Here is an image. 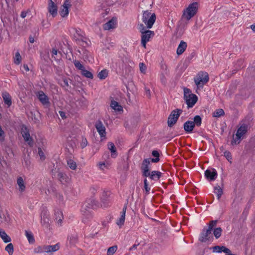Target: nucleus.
I'll list each match as a JSON object with an SVG mask.
<instances>
[{"instance_id":"4","label":"nucleus","mask_w":255,"mask_h":255,"mask_svg":"<svg viewBox=\"0 0 255 255\" xmlns=\"http://www.w3.org/2000/svg\"><path fill=\"white\" fill-rule=\"evenodd\" d=\"M208 74L206 72H200L194 78V81L197 89H202L204 86L209 81Z\"/></svg>"},{"instance_id":"24","label":"nucleus","mask_w":255,"mask_h":255,"mask_svg":"<svg viewBox=\"0 0 255 255\" xmlns=\"http://www.w3.org/2000/svg\"><path fill=\"white\" fill-rule=\"evenodd\" d=\"M187 44L184 41H181L179 43L176 51L177 55H179L182 54L186 49Z\"/></svg>"},{"instance_id":"11","label":"nucleus","mask_w":255,"mask_h":255,"mask_svg":"<svg viewBox=\"0 0 255 255\" xmlns=\"http://www.w3.org/2000/svg\"><path fill=\"white\" fill-rule=\"evenodd\" d=\"M151 162L150 158H147L145 159L142 163L141 169L142 175L145 177H147V174L150 171L149 165Z\"/></svg>"},{"instance_id":"50","label":"nucleus","mask_w":255,"mask_h":255,"mask_svg":"<svg viewBox=\"0 0 255 255\" xmlns=\"http://www.w3.org/2000/svg\"><path fill=\"white\" fill-rule=\"evenodd\" d=\"M88 144L87 139L85 138H82V140L80 142V146L81 148H83L85 147Z\"/></svg>"},{"instance_id":"1","label":"nucleus","mask_w":255,"mask_h":255,"mask_svg":"<svg viewBox=\"0 0 255 255\" xmlns=\"http://www.w3.org/2000/svg\"><path fill=\"white\" fill-rule=\"evenodd\" d=\"M95 206L94 201L89 200L82 206L81 212L82 213V221L85 224H88L93 219V214L90 210L94 208Z\"/></svg>"},{"instance_id":"64","label":"nucleus","mask_w":255,"mask_h":255,"mask_svg":"<svg viewBox=\"0 0 255 255\" xmlns=\"http://www.w3.org/2000/svg\"><path fill=\"white\" fill-rule=\"evenodd\" d=\"M149 92H150V90H148L147 92V93H149Z\"/></svg>"},{"instance_id":"33","label":"nucleus","mask_w":255,"mask_h":255,"mask_svg":"<svg viewBox=\"0 0 255 255\" xmlns=\"http://www.w3.org/2000/svg\"><path fill=\"white\" fill-rule=\"evenodd\" d=\"M214 193L217 195L218 200H220L222 195L223 194V189L219 185L214 187Z\"/></svg>"},{"instance_id":"15","label":"nucleus","mask_w":255,"mask_h":255,"mask_svg":"<svg viewBox=\"0 0 255 255\" xmlns=\"http://www.w3.org/2000/svg\"><path fill=\"white\" fill-rule=\"evenodd\" d=\"M162 173L159 171L153 170L150 171L147 175V177H149L151 180L157 181L159 180L162 175Z\"/></svg>"},{"instance_id":"22","label":"nucleus","mask_w":255,"mask_h":255,"mask_svg":"<svg viewBox=\"0 0 255 255\" xmlns=\"http://www.w3.org/2000/svg\"><path fill=\"white\" fill-rule=\"evenodd\" d=\"M41 223L42 226L46 227L49 225V214L46 211L42 212L41 215Z\"/></svg>"},{"instance_id":"19","label":"nucleus","mask_w":255,"mask_h":255,"mask_svg":"<svg viewBox=\"0 0 255 255\" xmlns=\"http://www.w3.org/2000/svg\"><path fill=\"white\" fill-rule=\"evenodd\" d=\"M16 183L18 186V190L20 193H23L26 189V185L23 178L21 176L17 178Z\"/></svg>"},{"instance_id":"12","label":"nucleus","mask_w":255,"mask_h":255,"mask_svg":"<svg viewBox=\"0 0 255 255\" xmlns=\"http://www.w3.org/2000/svg\"><path fill=\"white\" fill-rule=\"evenodd\" d=\"M205 176L208 180L214 181L217 178L218 173L214 168L208 169L205 171Z\"/></svg>"},{"instance_id":"36","label":"nucleus","mask_w":255,"mask_h":255,"mask_svg":"<svg viewBox=\"0 0 255 255\" xmlns=\"http://www.w3.org/2000/svg\"><path fill=\"white\" fill-rule=\"evenodd\" d=\"M108 75V71L106 69L102 70L98 74V77L100 80H104L106 78Z\"/></svg>"},{"instance_id":"10","label":"nucleus","mask_w":255,"mask_h":255,"mask_svg":"<svg viewBox=\"0 0 255 255\" xmlns=\"http://www.w3.org/2000/svg\"><path fill=\"white\" fill-rule=\"evenodd\" d=\"M212 231L209 229H204L200 234L199 240L202 242H206L212 238Z\"/></svg>"},{"instance_id":"52","label":"nucleus","mask_w":255,"mask_h":255,"mask_svg":"<svg viewBox=\"0 0 255 255\" xmlns=\"http://www.w3.org/2000/svg\"><path fill=\"white\" fill-rule=\"evenodd\" d=\"M220 248L221 252H223L224 253H225L228 255L231 253V251L228 248H226L225 246H220Z\"/></svg>"},{"instance_id":"55","label":"nucleus","mask_w":255,"mask_h":255,"mask_svg":"<svg viewBox=\"0 0 255 255\" xmlns=\"http://www.w3.org/2000/svg\"><path fill=\"white\" fill-rule=\"evenodd\" d=\"M77 236H72L70 238V242L72 244H75L76 241H77Z\"/></svg>"},{"instance_id":"29","label":"nucleus","mask_w":255,"mask_h":255,"mask_svg":"<svg viewBox=\"0 0 255 255\" xmlns=\"http://www.w3.org/2000/svg\"><path fill=\"white\" fill-rule=\"evenodd\" d=\"M57 177L59 181L62 183L65 184L67 183L69 180V178L65 173L59 172L58 173Z\"/></svg>"},{"instance_id":"23","label":"nucleus","mask_w":255,"mask_h":255,"mask_svg":"<svg viewBox=\"0 0 255 255\" xmlns=\"http://www.w3.org/2000/svg\"><path fill=\"white\" fill-rule=\"evenodd\" d=\"M69 5V2L67 0H65L63 5V8L60 11V14L61 16L65 17L68 15L69 13L68 7Z\"/></svg>"},{"instance_id":"13","label":"nucleus","mask_w":255,"mask_h":255,"mask_svg":"<svg viewBox=\"0 0 255 255\" xmlns=\"http://www.w3.org/2000/svg\"><path fill=\"white\" fill-rule=\"evenodd\" d=\"M21 133L24 141L27 143L29 146L32 147L33 145V140L30 136L28 129L26 128H25L24 129L22 130Z\"/></svg>"},{"instance_id":"56","label":"nucleus","mask_w":255,"mask_h":255,"mask_svg":"<svg viewBox=\"0 0 255 255\" xmlns=\"http://www.w3.org/2000/svg\"><path fill=\"white\" fill-rule=\"evenodd\" d=\"M27 12L25 11H23L21 12V14H20V16L22 17V18H25L26 15H27Z\"/></svg>"},{"instance_id":"46","label":"nucleus","mask_w":255,"mask_h":255,"mask_svg":"<svg viewBox=\"0 0 255 255\" xmlns=\"http://www.w3.org/2000/svg\"><path fill=\"white\" fill-rule=\"evenodd\" d=\"M73 63L78 69L82 71L84 69L83 65L78 60L74 61Z\"/></svg>"},{"instance_id":"54","label":"nucleus","mask_w":255,"mask_h":255,"mask_svg":"<svg viewBox=\"0 0 255 255\" xmlns=\"http://www.w3.org/2000/svg\"><path fill=\"white\" fill-rule=\"evenodd\" d=\"M213 253H221L220 246H216L211 248Z\"/></svg>"},{"instance_id":"30","label":"nucleus","mask_w":255,"mask_h":255,"mask_svg":"<svg viewBox=\"0 0 255 255\" xmlns=\"http://www.w3.org/2000/svg\"><path fill=\"white\" fill-rule=\"evenodd\" d=\"M0 237L5 243H9L11 241L10 238L6 234L5 232L2 229L0 230Z\"/></svg>"},{"instance_id":"7","label":"nucleus","mask_w":255,"mask_h":255,"mask_svg":"<svg viewBox=\"0 0 255 255\" xmlns=\"http://www.w3.org/2000/svg\"><path fill=\"white\" fill-rule=\"evenodd\" d=\"M248 130V126L246 124L242 125L237 131L236 137L233 136V140L231 141L232 145L239 144L241 139L243 138Z\"/></svg>"},{"instance_id":"16","label":"nucleus","mask_w":255,"mask_h":255,"mask_svg":"<svg viewBox=\"0 0 255 255\" xmlns=\"http://www.w3.org/2000/svg\"><path fill=\"white\" fill-rule=\"evenodd\" d=\"M37 96L40 102L43 105L47 106L49 104L48 97L42 91H39L37 94Z\"/></svg>"},{"instance_id":"58","label":"nucleus","mask_w":255,"mask_h":255,"mask_svg":"<svg viewBox=\"0 0 255 255\" xmlns=\"http://www.w3.org/2000/svg\"><path fill=\"white\" fill-rule=\"evenodd\" d=\"M22 68L23 70H24L25 71H28L29 70L28 66L26 64H24L22 66Z\"/></svg>"},{"instance_id":"3","label":"nucleus","mask_w":255,"mask_h":255,"mask_svg":"<svg viewBox=\"0 0 255 255\" xmlns=\"http://www.w3.org/2000/svg\"><path fill=\"white\" fill-rule=\"evenodd\" d=\"M69 32L73 38L75 39L78 44L83 46H85V44H87L86 42L85 41V34L80 28L71 27L69 29Z\"/></svg>"},{"instance_id":"42","label":"nucleus","mask_w":255,"mask_h":255,"mask_svg":"<svg viewBox=\"0 0 255 255\" xmlns=\"http://www.w3.org/2000/svg\"><path fill=\"white\" fill-rule=\"evenodd\" d=\"M222 229L221 228L219 227L214 229L213 234L216 239H218L222 234Z\"/></svg>"},{"instance_id":"9","label":"nucleus","mask_w":255,"mask_h":255,"mask_svg":"<svg viewBox=\"0 0 255 255\" xmlns=\"http://www.w3.org/2000/svg\"><path fill=\"white\" fill-rule=\"evenodd\" d=\"M182 112V110L179 109H176L171 112L168 118L167 125L168 127H172L176 123Z\"/></svg>"},{"instance_id":"47","label":"nucleus","mask_w":255,"mask_h":255,"mask_svg":"<svg viewBox=\"0 0 255 255\" xmlns=\"http://www.w3.org/2000/svg\"><path fill=\"white\" fill-rule=\"evenodd\" d=\"M144 188L145 190L146 193L148 194L149 193L150 187L149 186V184L146 178L144 179Z\"/></svg>"},{"instance_id":"26","label":"nucleus","mask_w":255,"mask_h":255,"mask_svg":"<svg viewBox=\"0 0 255 255\" xmlns=\"http://www.w3.org/2000/svg\"><path fill=\"white\" fill-rule=\"evenodd\" d=\"M2 97L3 99L5 104L10 107L11 105V99L10 95L6 92H4L2 93Z\"/></svg>"},{"instance_id":"53","label":"nucleus","mask_w":255,"mask_h":255,"mask_svg":"<svg viewBox=\"0 0 255 255\" xmlns=\"http://www.w3.org/2000/svg\"><path fill=\"white\" fill-rule=\"evenodd\" d=\"M217 223V221L216 220L211 221L208 229H211V230L213 231V227L216 225Z\"/></svg>"},{"instance_id":"8","label":"nucleus","mask_w":255,"mask_h":255,"mask_svg":"<svg viewBox=\"0 0 255 255\" xmlns=\"http://www.w3.org/2000/svg\"><path fill=\"white\" fill-rule=\"evenodd\" d=\"M198 8V3L193 2L189 5L188 7L184 10L183 16L187 20L190 19L197 13Z\"/></svg>"},{"instance_id":"41","label":"nucleus","mask_w":255,"mask_h":255,"mask_svg":"<svg viewBox=\"0 0 255 255\" xmlns=\"http://www.w3.org/2000/svg\"><path fill=\"white\" fill-rule=\"evenodd\" d=\"M118 249L117 246H113L108 248L107 255H113Z\"/></svg>"},{"instance_id":"18","label":"nucleus","mask_w":255,"mask_h":255,"mask_svg":"<svg viewBox=\"0 0 255 255\" xmlns=\"http://www.w3.org/2000/svg\"><path fill=\"white\" fill-rule=\"evenodd\" d=\"M127 208V205H125L123 208L122 212L121 213L120 217L117 221L116 224L120 227H121L124 224Z\"/></svg>"},{"instance_id":"32","label":"nucleus","mask_w":255,"mask_h":255,"mask_svg":"<svg viewBox=\"0 0 255 255\" xmlns=\"http://www.w3.org/2000/svg\"><path fill=\"white\" fill-rule=\"evenodd\" d=\"M108 146L109 149L111 152V156L112 157L115 158L117 156L116 154V148L114 145V144L112 142H109L108 144Z\"/></svg>"},{"instance_id":"59","label":"nucleus","mask_w":255,"mask_h":255,"mask_svg":"<svg viewBox=\"0 0 255 255\" xmlns=\"http://www.w3.org/2000/svg\"><path fill=\"white\" fill-rule=\"evenodd\" d=\"M64 86H68V81L66 79H64L63 81Z\"/></svg>"},{"instance_id":"28","label":"nucleus","mask_w":255,"mask_h":255,"mask_svg":"<svg viewBox=\"0 0 255 255\" xmlns=\"http://www.w3.org/2000/svg\"><path fill=\"white\" fill-rule=\"evenodd\" d=\"M110 106L116 111H123V107L119 104V103L114 100L111 101Z\"/></svg>"},{"instance_id":"27","label":"nucleus","mask_w":255,"mask_h":255,"mask_svg":"<svg viewBox=\"0 0 255 255\" xmlns=\"http://www.w3.org/2000/svg\"><path fill=\"white\" fill-rule=\"evenodd\" d=\"M55 218L57 223L61 225L63 219V214L61 211L59 209L55 211Z\"/></svg>"},{"instance_id":"43","label":"nucleus","mask_w":255,"mask_h":255,"mask_svg":"<svg viewBox=\"0 0 255 255\" xmlns=\"http://www.w3.org/2000/svg\"><path fill=\"white\" fill-rule=\"evenodd\" d=\"M225 113L223 109H219L213 113V117L218 118L224 115Z\"/></svg>"},{"instance_id":"38","label":"nucleus","mask_w":255,"mask_h":255,"mask_svg":"<svg viewBox=\"0 0 255 255\" xmlns=\"http://www.w3.org/2000/svg\"><path fill=\"white\" fill-rule=\"evenodd\" d=\"M67 165L69 167L72 169L75 170L77 168L76 163L72 159H69L67 160Z\"/></svg>"},{"instance_id":"49","label":"nucleus","mask_w":255,"mask_h":255,"mask_svg":"<svg viewBox=\"0 0 255 255\" xmlns=\"http://www.w3.org/2000/svg\"><path fill=\"white\" fill-rule=\"evenodd\" d=\"M58 53L60 54V52H58V50L55 48H53L51 51V56L52 58L55 59H56V56L58 55Z\"/></svg>"},{"instance_id":"45","label":"nucleus","mask_w":255,"mask_h":255,"mask_svg":"<svg viewBox=\"0 0 255 255\" xmlns=\"http://www.w3.org/2000/svg\"><path fill=\"white\" fill-rule=\"evenodd\" d=\"M224 155L230 163H232V156L230 151L228 150L225 151L224 152Z\"/></svg>"},{"instance_id":"34","label":"nucleus","mask_w":255,"mask_h":255,"mask_svg":"<svg viewBox=\"0 0 255 255\" xmlns=\"http://www.w3.org/2000/svg\"><path fill=\"white\" fill-rule=\"evenodd\" d=\"M193 124H194V126H197L198 127H200L202 124V118L199 115L195 116L193 119V121H192Z\"/></svg>"},{"instance_id":"48","label":"nucleus","mask_w":255,"mask_h":255,"mask_svg":"<svg viewBox=\"0 0 255 255\" xmlns=\"http://www.w3.org/2000/svg\"><path fill=\"white\" fill-rule=\"evenodd\" d=\"M38 154H39V156H40V159L41 160H44L45 158V156L44 153L43 152V151L42 150L41 148L39 147L38 148Z\"/></svg>"},{"instance_id":"21","label":"nucleus","mask_w":255,"mask_h":255,"mask_svg":"<svg viewBox=\"0 0 255 255\" xmlns=\"http://www.w3.org/2000/svg\"><path fill=\"white\" fill-rule=\"evenodd\" d=\"M183 128L184 130L187 133H191L192 132L195 126L192 121H187L184 124Z\"/></svg>"},{"instance_id":"61","label":"nucleus","mask_w":255,"mask_h":255,"mask_svg":"<svg viewBox=\"0 0 255 255\" xmlns=\"http://www.w3.org/2000/svg\"><path fill=\"white\" fill-rule=\"evenodd\" d=\"M29 42L31 43H33L34 42V39L33 37H29Z\"/></svg>"},{"instance_id":"17","label":"nucleus","mask_w":255,"mask_h":255,"mask_svg":"<svg viewBox=\"0 0 255 255\" xmlns=\"http://www.w3.org/2000/svg\"><path fill=\"white\" fill-rule=\"evenodd\" d=\"M95 127L100 136L101 137H105L106 136V128L102 122H97L95 125Z\"/></svg>"},{"instance_id":"31","label":"nucleus","mask_w":255,"mask_h":255,"mask_svg":"<svg viewBox=\"0 0 255 255\" xmlns=\"http://www.w3.org/2000/svg\"><path fill=\"white\" fill-rule=\"evenodd\" d=\"M25 235L26 237L29 244H33L35 242V239L32 233L29 231H25Z\"/></svg>"},{"instance_id":"62","label":"nucleus","mask_w":255,"mask_h":255,"mask_svg":"<svg viewBox=\"0 0 255 255\" xmlns=\"http://www.w3.org/2000/svg\"><path fill=\"white\" fill-rule=\"evenodd\" d=\"M251 28L253 30V31L255 32V24L251 25Z\"/></svg>"},{"instance_id":"14","label":"nucleus","mask_w":255,"mask_h":255,"mask_svg":"<svg viewBox=\"0 0 255 255\" xmlns=\"http://www.w3.org/2000/svg\"><path fill=\"white\" fill-rule=\"evenodd\" d=\"M48 12L55 17L57 14V6L52 0H48V4L47 7Z\"/></svg>"},{"instance_id":"51","label":"nucleus","mask_w":255,"mask_h":255,"mask_svg":"<svg viewBox=\"0 0 255 255\" xmlns=\"http://www.w3.org/2000/svg\"><path fill=\"white\" fill-rule=\"evenodd\" d=\"M139 65L141 72L145 73L146 69V65L143 63H140Z\"/></svg>"},{"instance_id":"40","label":"nucleus","mask_w":255,"mask_h":255,"mask_svg":"<svg viewBox=\"0 0 255 255\" xmlns=\"http://www.w3.org/2000/svg\"><path fill=\"white\" fill-rule=\"evenodd\" d=\"M5 250L9 255H12L13 253V246L11 243L8 244L5 248Z\"/></svg>"},{"instance_id":"63","label":"nucleus","mask_w":255,"mask_h":255,"mask_svg":"<svg viewBox=\"0 0 255 255\" xmlns=\"http://www.w3.org/2000/svg\"><path fill=\"white\" fill-rule=\"evenodd\" d=\"M137 245H133L131 248V249H136L137 248Z\"/></svg>"},{"instance_id":"6","label":"nucleus","mask_w":255,"mask_h":255,"mask_svg":"<svg viewBox=\"0 0 255 255\" xmlns=\"http://www.w3.org/2000/svg\"><path fill=\"white\" fill-rule=\"evenodd\" d=\"M156 20L155 13H151L150 11H144L142 14V22L146 25L147 28H151Z\"/></svg>"},{"instance_id":"20","label":"nucleus","mask_w":255,"mask_h":255,"mask_svg":"<svg viewBox=\"0 0 255 255\" xmlns=\"http://www.w3.org/2000/svg\"><path fill=\"white\" fill-rule=\"evenodd\" d=\"M60 248L59 244L54 245H45V253L52 255L53 252L58 251Z\"/></svg>"},{"instance_id":"2","label":"nucleus","mask_w":255,"mask_h":255,"mask_svg":"<svg viewBox=\"0 0 255 255\" xmlns=\"http://www.w3.org/2000/svg\"><path fill=\"white\" fill-rule=\"evenodd\" d=\"M138 29L141 32V43L145 48L146 43L150 41V39L154 36V32L150 30H147L142 23L137 25Z\"/></svg>"},{"instance_id":"37","label":"nucleus","mask_w":255,"mask_h":255,"mask_svg":"<svg viewBox=\"0 0 255 255\" xmlns=\"http://www.w3.org/2000/svg\"><path fill=\"white\" fill-rule=\"evenodd\" d=\"M45 245L39 246L34 249V253L41 254L45 253Z\"/></svg>"},{"instance_id":"60","label":"nucleus","mask_w":255,"mask_h":255,"mask_svg":"<svg viewBox=\"0 0 255 255\" xmlns=\"http://www.w3.org/2000/svg\"><path fill=\"white\" fill-rule=\"evenodd\" d=\"M105 164L104 162L100 163L99 164V167L100 169H103V167L105 166Z\"/></svg>"},{"instance_id":"25","label":"nucleus","mask_w":255,"mask_h":255,"mask_svg":"<svg viewBox=\"0 0 255 255\" xmlns=\"http://www.w3.org/2000/svg\"><path fill=\"white\" fill-rule=\"evenodd\" d=\"M116 24V20L114 18H112L109 21H108L107 23H106L105 24H104L103 28L104 30H110L111 29L115 28Z\"/></svg>"},{"instance_id":"5","label":"nucleus","mask_w":255,"mask_h":255,"mask_svg":"<svg viewBox=\"0 0 255 255\" xmlns=\"http://www.w3.org/2000/svg\"><path fill=\"white\" fill-rule=\"evenodd\" d=\"M184 99L188 106V107L192 108L196 103L198 97L191 93V90L187 88L184 89Z\"/></svg>"},{"instance_id":"39","label":"nucleus","mask_w":255,"mask_h":255,"mask_svg":"<svg viewBox=\"0 0 255 255\" xmlns=\"http://www.w3.org/2000/svg\"><path fill=\"white\" fill-rule=\"evenodd\" d=\"M81 74L83 76L86 78L91 79L93 78V74L91 72L85 69V68L82 71H81Z\"/></svg>"},{"instance_id":"44","label":"nucleus","mask_w":255,"mask_h":255,"mask_svg":"<svg viewBox=\"0 0 255 255\" xmlns=\"http://www.w3.org/2000/svg\"><path fill=\"white\" fill-rule=\"evenodd\" d=\"M21 60V57L20 53L18 52H17L15 53V57H14V63L18 65L20 63Z\"/></svg>"},{"instance_id":"57","label":"nucleus","mask_w":255,"mask_h":255,"mask_svg":"<svg viewBox=\"0 0 255 255\" xmlns=\"http://www.w3.org/2000/svg\"><path fill=\"white\" fill-rule=\"evenodd\" d=\"M59 113L60 116H61V117L62 119H65L66 118L65 112H64L63 111H59Z\"/></svg>"},{"instance_id":"35","label":"nucleus","mask_w":255,"mask_h":255,"mask_svg":"<svg viewBox=\"0 0 255 255\" xmlns=\"http://www.w3.org/2000/svg\"><path fill=\"white\" fill-rule=\"evenodd\" d=\"M152 155L155 157V158H150L152 162L157 163L159 161V153L157 150H153L152 152Z\"/></svg>"}]
</instances>
